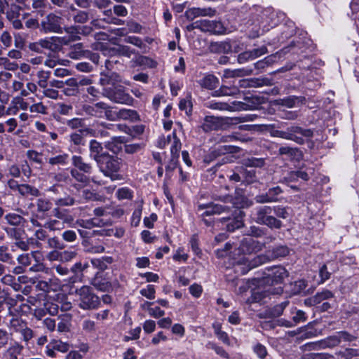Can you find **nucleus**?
<instances>
[{
	"mask_svg": "<svg viewBox=\"0 0 359 359\" xmlns=\"http://www.w3.org/2000/svg\"><path fill=\"white\" fill-rule=\"evenodd\" d=\"M283 17V13L276 12L271 8L262 10L259 13L254 15L250 20V25L252 27L250 37L256 38L268 32L271 28L276 26Z\"/></svg>",
	"mask_w": 359,
	"mask_h": 359,
	"instance_id": "f257e3e1",
	"label": "nucleus"
},
{
	"mask_svg": "<svg viewBox=\"0 0 359 359\" xmlns=\"http://www.w3.org/2000/svg\"><path fill=\"white\" fill-rule=\"evenodd\" d=\"M81 28L79 27L72 26L65 28L67 36L62 37L52 36L39 40L41 48H46L52 51H58L63 45H68L71 42L80 39L79 36L81 34Z\"/></svg>",
	"mask_w": 359,
	"mask_h": 359,
	"instance_id": "f03ea898",
	"label": "nucleus"
},
{
	"mask_svg": "<svg viewBox=\"0 0 359 359\" xmlns=\"http://www.w3.org/2000/svg\"><path fill=\"white\" fill-rule=\"evenodd\" d=\"M96 163L100 171L104 176L109 177L112 181L121 179L118 174L121 163L117 157L102 153V156Z\"/></svg>",
	"mask_w": 359,
	"mask_h": 359,
	"instance_id": "7ed1b4c3",
	"label": "nucleus"
},
{
	"mask_svg": "<svg viewBox=\"0 0 359 359\" xmlns=\"http://www.w3.org/2000/svg\"><path fill=\"white\" fill-rule=\"evenodd\" d=\"M271 135L273 137L292 140L299 144H302L304 142L303 137H312L313 132L309 129H303L301 127L292 126L287 128L286 130H273Z\"/></svg>",
	"mask_w": 359,
	"mask_h": 359,
	"instance_id": "20e7f679",
	"label": "nucleus"
},
{
	"mask_svg": "<svg viewBox=\"0 0 359 359\" xmlns=\"http://www.w3.org/2000/svg\"><path fill=\"white\" fill-rule=\"evenodd\" d=\"M113 107L104 102H98L94 104H84L83 110L86 115L101 118H106L108 121L114 118L112 113Z\"/></svg>",
	"mask_w": 359,
	"mask_h": 359,
	"instance_id": "39448f33",
	"label": "nucleus"
},
{
	"mask_svg": "<svg viewBox=\"0 0 359 359\" xmlns=\"http://www.w3.org/2000/svg\"><path fill=\"white\" fill-rule=\"evenodd\" d=\"M76 294L79 296L80 308L84 310L95 309L99 307V297L93 294L88 286H82L76 290Z\"/></svg>",
	"mask_w": 359,
	"mask_h": 359,
	"instance_id": "423d86ee",
	"label": "nucleus"
},
{
	"mask_svg": "<svg viewBox=\"0 0 359 359\" xmlns=\"http://www.w3.org/2000/svg\"><path fill=\"white\" fill-rule=\"evenodd\" d=\"M6 186L11 192L18 194L22 198L38 197L40 195V191L36 187L29 184H20L13 178L7 180Z\"/></svg>",
	"mask_w": 359,
	"mask_h": 359,
	"instance_id": "0eeeda50",
	"label": "nucleus"
},
{
	"mask_svg": "<svg viewBox=\"0 0 359 359\" xmlns=\"http://www.w3.org/2000/svg\"><path fill=\"white\" fill-rule=\"evenodd\" d=\"M102 95L113 102L121 104L132 105L134 100L121 86L114 89L104 88Z\"/></svg>",
	"mask_w": 359,
	"mask_h": 359,
	"instance_id": "6e6552de",
	"label": "nucleus"
},
{
	"mask_svg": "<svg viewBox=\"0 0 359 359\" xmlns=\"http://www.w3.org/2000/svg\"><path fill=\"white\" fill-rule=\"evenodd\" d=\"M264 257L259 255L250 259L245 256L239 258L234 266L235 271L241 274L247 273L250 270L264 263Z\"/></svg>",
	"mask_w": 359,
	"mask_h": 359,
	"instance_id": "1a4fd4ad",
	"label": "nucleus"
},
{
	"mask_svg": "<svg viewBox=\"0 0 359 359\" xmlns=\"http://www.w3.org/2000/svg\"><path fill=\"white\" fill-rule=\"evenodd\" d=\"M282 292L283 287L280 286L268 290L257 288L252 291L250 297L246 299V304L250 305L254 303H260L270 294H280Z\"/></svg>",
	"mask_w": 359,
	"mask_h": 359,
	"instance_id": "9d476101",
	"label": "nucleus"
},
{
	"mask_svg": "<svg viewBox=\"0 0 359 359\" xmlns=\"http://www.w3.org/2000/svg\"><path fill=\"white\" fill-rule=\"evenodd\" d=\"M229 212H231L230 210ZM231 212V217H224L220 219L222 223L226 225V229L229 231H233L243 225L242 211L235 209Z\"/></svg>",
	"mask_w": 359,
	"mask_h": 359,
	"instance_id": "9b49d317",
	"label": "nucleus"
},
{
	"mask_svg": "<svg viewBox=\"0 0 359 359\" xmlns=\"http://www.w3.org/2000/svg\"><path fill=\"white\" fill-rule=\"evenodd\" d=\"M266 278L271 280L272 283H282L285 278L289 276L288 271L281 266H273L266 269Z\"/></svg>",
	"mask_w": 359,
	"mask_h": 359,
	"instance_id": "f8f14e48",
	"label": "nucleus"
},
{
	"mask_svg": "<svg viewBox=\"0 0 359 359\" xmlns=\"http://www.w3.org/2000/svg\"><path fill=\"white\" fill-rule=\"evenodd\" d=\"M62 18L53 13L48 14L41 22V26L45 32H60Z\"/></svg>",
	"mask_w": 359,
	"mask_h": 359,
	"instance_id": "ddd939ff",
	"label": "nucleus"
},
{
	"mask_svg": "<svg viewBox=\"0 0 359 359\" xmlns=\"http://www.w3.org/2000/svg\"><path fill=\"white\" fill-rule=\"evenodd\" d=\"M264 246L263 243H261L254 239V238L248 236L244 238L238 247L239 253L242 254H251L254 252L259 251Z\"/></svg>",
	"mask_w": 359,
	"mask_h": 359,
	"instance_id": "4468645a",
	"label": "nucleus"
},
{
	"mask_svg": "<svg viewBox=\"0 0 359 359\" xmlns=\"http://www.w3.org/2000/svg\"><path fill=\"white\" fill-rule=\"evenodd\" d=\"M36 287L37 290L45 293L50 292H57L61 290L62 283L60 279L55 276L50 278L48 280H41L36 283Z\"/></svg>",
	"mask_w": 359,
	"mask_h": 359,
	"instance_id": "2eb2a0df",
	"label": "nucleus"
},
{
	"mask_svg": "<svg viewBox=\"0 0 359 359\" xmlns=\"http://www.w3.org/2000/svg\"><path fill=\"white\" fill-rule=\"evenodd\" d=\"M112 113L114 114V118L111 119L110 121H116L118 120L130 121L135 122L140 121V116L135 110L130 109H117L113 107Z\"/></svg>",
	"mask_w": 359,
	"mask_h": 359,
	"instance_id": "dca6fc26",
	"label": "nucleus"
},
{
	"mask_svg": "<svg viewBox=\"0 0 359 359\" xmlns=\"http://www.w3.org/2000/svg\"><path fill=\"white\" fill-rule=\"evenodd\" d=\"M195 27L199 28L203 32H208L214 34H222L224 27L221 22L215 20H201L195 22Z\"/></svg>",
	"mask_w": 359,
	"mask_h": 359,
	"instance_id": "f3484780",
	"label": "nucleus"
},
{
	"mask_svg": "<svg viewBox=\"0 0 359 359\" xmlns=\"http://www.w3.org/2000/svg\"><path fill=\"white\" fill-rule=\"evenodd\" d=\"M224 125V119L214 116H206L201 125V128L205 132L221 129Z\"/></svg>",
	"mask_w": 359,
	"mask_h": 359,
	"instance_id": "a211bd4d",
	"label": "nucleus"
},
{
	"mask_svg": "<svg viewBox=\"0 0 359 359\" xmlns=\"http://www.w3.org/2000/svg\"><path fill=\"white\" fill-rule=\"evenodd\" d=\"M216 11L215 9L208 7V8H196L193 7L188 9L186 11V16L189 20H194L196 18L200 16H209L212 17L215 15Z\"/></svg>",
	"mask_w": 359,
	"mask_h": 359,
	"instance_id": "6ab92c4d",
	"label": "nucleus"
},
{
	"mask_svg": "<svg viewBox=\"0 0 359 359\" xmlns=\"http://www.w3.org/2000/svg\"><path fill=\"white\" fill-rule=\"evenodd\" d=\"M199 209L205 210L202 215L209 216L215 214L229 212V207L219 204H201L199 205Z\"/></svg>",
	"mask_w": 359,
	"mask_h": 359,
	"instance_id": "aec40b11",
	"label": "nucleus"
},
{
	"mask_svg": "<svg viewBox=\"0 0 359 359\" xmlns=\"http://www.w3.org/2000/svg\"><path fill=\"white\" fill-rule=\"evenodd\" d=\"M273 212L272 207L271 206H259L255 209L253 213L254 219L258 224H263L268 217L271 215Z\"/></svg>",
	"mask_w": 359,
	"mask_h": 359,
	"instance_id": "412c9836",
	"label": "nucleus"
},
{
	"mask_svg": "<svg viewBox=\"0 0 359 359\" xmlns=\"http://www.w3.org/2000/svg\"><path fill=\"white\" fill-rule=\"evenodd\" d=\"M23 346L18 342H15L10 346L3 353L4 359H18L23 351Z\"/></svg>",
	"mask_w": 359,
	"mask_h": 359,
	"instance_id": "4be33fe9",
	"label": "nucleus"
},
{
	"mask_svg": "<svg viewBox=\"0 0 359 359\" xmlns=\"http://www.w3.org/2000/svg\"><path fill=\"white\" fill-rule=\"evenodd\" d=\"M313 171L314 170L312 168L306 169L301 168L297 171L291 172L289 175V179L291 181L297 180L298 179L307 181L309 180L310 176L313 174Z\"/></svg>",
	"mask_w": 359,
	"mask_h": 359,
	"instance_id": "5701e85b",
	"label": "nucleus"
},
{
	"mask_svg": "<svg viewBox=\"0 0 359 359\" xmlns=\"http://www.w3.org/2000/svg\"><path fill=\"white\" fill-rule=\"evenodd\" d=\"M63 93L67 96H74L79 93V83L75 78H70L65 81Z\"/></svg>",
	"mask_w": 359,
	"mask_h": 359,
	"instance_id": "b1692460",
	"label": "nucleus"
},
{
	"mask_svg": "<svg viewBox=\"0 0 359 359\" xmlns=\"http://www.w3.org/2000/svg\"><path fill=\"white\" fill-rule=\"evenodd\" d=\"M57 331L59 332H67L70 330L72 316L70 313H64L58 317Z\"/></svg>",
	"mask_w": 359,
	"mask_h": 359,
	"instance_id": "393cba45",
	"label": "nucleus"
},
{
	"mask_svg": "<svg viewBox=\"0 0 359 359\" xmlns=\"http://www.w3.org/2000/svg\"><path fill=\"white\" fill-rule=\"evenodd\" d=\"M198 84L203 88L212 90L219 84L218 79L212 74H208L198 81Z\"/></svg>",
	"mask_w": 359,
	"mask_h": 359,
	"instance_id": "a878e982",
	"label": "nucleus"
},
{
	"mask_svg": "<svg viewBox=\"0 0 359 359\" xmlns=\"http://www.w3.org/2000/svg\"><path fill=\"white\" fill-rule=\"evenodd\" d=\"M113 262V257L109 256H104L97 259H92L90 261L92 265L100 271L106 270L109 265L112 264Z\"/></svg>",
	"mask_w": 359,
	"mask_h": 359,
	"instance_id": "bb28decb",
	"label": "nucleus"
},
{
	"mask_svg": "<svg viewBox=\"0 0 359 359\" xmlns=\"http://www.w3.org/2000/svg\"><path fill=\"white\" fill-rule=\"evenodd\" d=\"M70 148L74 151L77 150V147L85 144L86 140L81 131L75 132L69 135Z\"/></svg>",
	"mask_w": 359,
	"mask_h": 359,
	"instance_id": "cd10ccee",
	"label": "nucleus"
},
{
	"mask_svg": "<svg viewBox=\"0 0 359 359\" xmlns=\"http://www.w3.org/2000/svg\"><path fill=\"white\" fill-rule=\"evenodd\" d=\"M69 155L62 151L53 156H50L48 159V163L51 165H65L67 164Z\"/></svg>",
	"mask_w": 359,
	"mask_h": 359,
	"instance_id": "c85d7f7f",
	"label": "nucleus"
},
{
	"mask_svg": "<svg viewBox=\"0 0 359 359\" xmlns=\"http://www.w3.org/2000/svg\"><path fill=\"white\" fill-rule=\"evenodd\" d=\"M72 164L79 170L86 173H90L93 169L91 165L86 163L83 158L79 156H72Z\"/></svg>",
	"mask_w": 359,
	"mask_h": 359,
	"instance_id": "c756f323",
	"label": "nucleus"
},
{
	"mask_svg": "<svg viewBox=\"0 0 359 359\" xmlns=\"http://www.w3.org/2000/svg\"><path fill=\"white\" fill-rule=\"evenodd\" d=\"M112 53L118 56H123L130 58L135 54V50L130 46L125 45H117L111 49Z\"/></svg>",
	"mask_w": 359,
	"mask_h": 359,
	"instance_id": "7c9ffc66",
	"label": "nucleus"
},
{
	"mask_svg": "<svg viewBox=\"0 0 359 359\" xmlns=\"http://www.w3.org/2000/svg\"><path fill=\"white\" fill-rule=\"evenodd\" d=\"M89 147L90 157L97 162L102 156V153H101L102 147L101 144L95 140H92L90 142Z\"/></svg>",
	"mask_w": 359,
	"mask_h": 359,
	"instance_id": "2f4dec72",
	"label": "nucleus"
},
{
	"mask_svg": "<svg viewBox=\"0 0 359 359\" xmlns=\"http://www.w3.org/2000/svg\"><path fill=\"white\" fill-rule=\"evenodd\" d=\"M36 205L39 212L44 213L51 210L53 203L47 198H39L36 201Z\"/></svg>",
	"mask_w": 359,
	"mask_h": 359,
	"instance_id": "473e14b6",
	"label": "nucleus"
},
{
	"mask_svg": "<svg viewBox=\"0 0 359 359\" xmlns=\"http://www.w3.org/2000/svg\"><path fill=\"white\" fill-rule=\"evenodd\" d=\"M174 139L171 143L170 146V153L172 156V161L176 163L177 158H179V152L182 147V143L180 138L176 137H172Z\"/></svg>",
	"mask_w": 359,
	"mask_h": 359,
	"instance_id": "72a5a7b5",
	"label": "nucleus"
},
{
	"mask_svg": "<svg viewBox=\"0 0 359 359\" xmlns=\"http://www.w3.org/2000/svg\"><path fill=\"white\" fill-rule=\"evenodd\" d=\"M252 70L245 69H226L224 71L226 77H241L251 74Z\"/></svg>",
	"mask_w": 359,
	"mask_h": 359,
	"instance_id": "f704fd0d",
	"label": "nucleus"
},
{
	"mask_svg": "<svg viewBox=\"0 0 359 359\" xmlns=\"http://www.w3.org/2000/svg\"><path fill=\"white\" fill-rule=\"evenodd\" d=\"M92 284L95 288L102 292L109 291L111 287V285L109 281L102 278H95Z\"/></svg>",
	"mask_w": 359,
	"mask_h": 359,
	"instance_id": "c9c22d12",
	"label": "nucleus"
},
{
	"mask_svg": "<svg viewBox=\"0 0 359 359\" xmlns=\"http://www.w3.org/2000/svg\"><path fill=\"white\" fill-rule=\"evenodd\" d=\"M44 227L50 231H60L65 228V222L53 219L47 221L44 224Z\"/></svg>",
	"mask_w": 359,
	"mask_h": 359,
	"instance_id": "e433bc0d",
	"label": "nucleus"
},
{
	"mask_svg": "<svg viewBox=\"0 0 359 359\" xmlns=\"http://www.w3.org/2000/svg\"><path fill=\"white\" fill-rule=\"evenodd\" d=\"M16 332L20 333L21 339L25 342L29 341L34 337L32 330L26 325L20 326L16 329Z\"/></svg>",
	"mask_w": 359,
	"mask_h": 359,
	"instance_id": "4c0bfd02",
	"label": "nucleus"
},
{
	"mask_svg": "<svg viewBox=\"0 0 359 359\" xmlns=\"http://www.w3.org/2000/svg\"><path fill=\"white\" fill-rule=\"evenodd\" d=\"M68 55L72 59L78 60L83 57V44L81 43H79L74 45L70 50L68 53Z\"/></svg>",
	"mask_w": 359,
	"mask_h": 359,
	"instance_id": "58836bf2",
	"label": "nucleus"
},
{
	"mask_svg": "<svg viewBox=\"0 0 359 359\" xmlns=\"http://www.w3.org/2000/svg\"><path fill=\"white\" fill-rule=\"evenodd\" d=\"M6 222L13 226H18L23 223L24 218L16 213H9L5 216Z\"/></svg>",
	"mask_w": 359,
	"mask_h": 359,
	"instance_id": "ea45409f",
	"label": "nucleus"
},
{
	"mask_svg": "<svg viewBox=\"0 0 359 359\" xmlns=\"http://www.w3.org/2000/svg\"><path fill=\"white\" fill-rule=\"evenodd\" d=\"M120 128V125H115V124H105V128L104 129H99L97 130V135L100 136L102 137H109L110 133L109 130L111 131H116Z\"/></svg>",
	"mask_w": 359,
	"mask_h": 359,
	"instance_id": "a19ab883",
	"label": "nucleus"
},
{
	"mask_svg": "<svg viewBox=\"0 0 359 359\" xmlns=\"http://www.w3.org/2000/svg\"><path fill=\"white\" fill-rule=\"evenodd\" d=\"M74 21L76 23H85L88 21V13L84 11L79 10L76 13L72 14Z\"/></svg>",
	"mask_w": 359,
	"mask_h": 359,
	"instance_id": "79ce46f5",
	"label": "nucleus"
},
{
	"mask_svg": "<svg viewBox=\"0 0 359 359\" xmlns=\"http://www.w3.org/2000/svg\"><path fill=\"white\" fill-rule=\"evenodd\" d=\"M238 88L235 87L231 88L223 86L217 91H216L215 93L217 96H234L238 93Z\"/></svg>",
	"mask_w": 359,
	"mask_h": 359,
	"instance_id": "37998d69",
	"label": "nucleus"
},
{
	"mask_svg": "<svg viewBox=\"0 0 359 359\" xmlns=\"http://www.w3.org/2000/svg\"><path fill=\"white\" fill-rule=\"evenodd\" d=\"M32 7L38 10L42 15L50 8V4L46 0H34L32 3Z\"/></svg>",
	"mask_w": 359,
	"mask_h": 359,
	"instance_id": "c03bdc74",
	"label": "nucleus"
},
{
	"mask_svg": "<svg viewBox=\"0 0 359 359\" xmlns=\"http://www.w3.org/2000/svg\"><path fill=\"white\" fill-rule=\"evenodd\" d=\"M179 108L180 110L185 111L187 115L191 114L192 104L191 101V96L187 95L186 98L182 99L179 103Z\"/></svg>",
	"mask_w": 359,
	"mask_h": 359,
	"instance_id": "a18cd8bd",
	"label": "nucleus"
},
{
	"mask_svg": "<svg viewBox=\"0 0 359 359\" xmlns=\"http://www.w3.org/2000/svg\"><path fill=\"white\" fill-rule=\"evenodd\" d=\"M43 308L46 313L50 316H55L58 313L59 306L52 301L47 300L43 303Z\"/></svg>",
	"mask_w": 359,
	"mask_h": 359,
	"instance_id": "49530a36",
	"label": "nucleus"
},
{
	"mask_svg": "<svg viewBox=\"0 0 359 359\" xmlns=\"http://www.w3.org/2000/svg\"><path fill=\"white\" fill-rule=\"evenodd\" d=\"M57 111L62 115H71L72 114L73 107L71 104L65 103H57L55 106Z\"/></svg>",
	"mask_w": 359,
	"mask_h": 359,
	"instance_id": "de8ad7c7",
	"label": "nucleus"
},
{
	"mask_svg": "<svg viewBox=\"0 0 359 359\" xmlns=\"http://www.w3.org/2000/svg\"><path fill=\"white\" fill-rule=\"evenodd\" d=\"M289 254V249L287 246L280 245L273 249L272 256L273 258L284 257Z\"/></svg>",
	"mask_w": 359,
	"mask_h": 359,
	"instance_id": "09e8293b",
	"label": "nucleus"
},
{
	"mask_svg": "<svg viewBox=\"0 0 359 359\" xmlns=\"http://www.w3.org/2000/svg\"><path fill=\"white\" fill-rule=\"evenodd\" d=\"M282 222L279 219H277L276 217L270 215L268 218L266 219L263 225H266L271 229H280L282 226Z\"/></svg>",
	"mask_w": 359,
	"mask_h": 359,
	"instance_id": "8fccbe9b",
	"label": "nucleus"
},
{
	"mask_svg": "<svg viewBox=\"0 0 359 359\" xmlns=\"http://www.w3.org/2000/svg\"><path fill=\"white\" fill-rule=\"evenodd\" d=\"M75 200L74 198L67 196L64 198H60L55 201V204L57 207H63V206H72L74 204Z\"/></svg>",
	"mask_w": 359,
	"mask_h": 359,
	"instance_id": "3c124183",
	"label": "nucleus"
},
{
	"mask_svg": "<svg viewBox=\"0 0 359 359\" xmlns=\"http://www.w3.org/2000/svg\"><path fill=\"white\" fill-rule=\"evenodd\" d=\"M21 7L16 4H11L6 13V17L8 20L18 18Z\"/></svg>",
	"mask_w": 359,
	"mask_h": 359,
	"instance_id": "603ef678",
	"label": "nucleus"
},
{
	"mask_svg": "<svg viewBox=\"0 0 359 359\" xmlns=\"http://www.w3.org/2000/svg\"><path fill=\"white\" fill-rule=\"evenodd\" d=\"M340 339L338 332L333 335L327 337L324 341L322 342L323 347H333L338 345L340 343Z\"/></svg>",
	"mask_w": 359,
	"mask_h": 359,
	"instance_id": "864d4df0",
	"label": "nucleus"
},
{
	"mask_svg": "<svg viewBox=\"0 0 359 359\" xmlns=\"http://www.w3.org/2000/svg\"><path fill=\"white\" fill-rule=\"evenodd\" d=\"M13 257L8 252V248L6 245L0 246V262L10 263Z\"/></svg>",
	"mask_w": 359,
	"mask_h": 359,
	"instance_id": "5fc2aeb1",
	"label": "nucleus"
},
{
	"mask_svg": "<svg viewBox=\"0 0 359 359\" xmlns=\"http://www.w3.org/2000/svg\"><path fill=\"white\" fill-rule=\"evenodd\" d=\"M270 198L271 199L272 203L279 201L278 196L283 193V190L279 186H276L272 188H270L267 191Z\"/></svg>",
	"mask_w": 359,
	"mask_h": 359,
	"instance_id": "6e6d98bb",
	"label": "nucleus"
},
{
	"mask_svg": "<svg viewBox=\"0 0 359 359\" xmlns=\"http://www.w3.org/2000/svg\"><path fill=\"white\" fill-rule=\"evenodd\" d=\"M53 215L55 217L62 220L64 222H67L69 221L67 211L66 210L61 209L60 207L56 206L53 210Z\"/></svg>",
	"mask_w": 359,
	"mask_h": 359,
	"instance_id": "4d7b16f0",
	"label": "nucleus"
},
{
	"mask_svg": "<svg viewBox=\"0 0 359 359\" xmlns=\"http://www.w3.org/2000/svg\"><path fill=\"white\" fill-rule=\"evenodd\" d=\"M206 347L208 348L214 350L217 355H220L222 358H229V355L226 352V351L222 346H219L213 342H208L206 345Z\"/></svg>",
	"mask_w": 359,
	"mask_h": 359,
	"instance_id": "13d9d810",
	"label": "nucleus"
},
{
	"mask_svg": "<svg viewBox=\"0 0 359 359\" xmlns=\"http://www.w3.org/2000/svg\"><path fill=\"white\" fill-rule=\"evenodd\" d=\"M140 293L149 299L155 298V287L153 285H148L145 288L140 290Z\"/></svg>",
	"mask_w": 359,
	"mask_h": 359,
	"instance_id": "bf43d9fd",
	"label": "nucleus"
},
{
	"mask_svg": "<svg viewBox=\"0 0 359 359\" xmlns=\"http://www.w3.org/2000/svg\"><path fill=\"white\" fill-rule=\"evenodd\" d=\"M124 42L133 44L140 48H142L145 46L144 43H143L142 40L135 36H128L124 39Z\"/></svg>",
	"mask_w": 359,
	"mask_h": 359,
	"instance_id": "052dcab7",
	"label": "nucleus"
},
{
	"mask_svg": "<svg viewBox=\"0 0 359 359\" xmlns=\"http://www.w3.org/2000/svg\"><path fill=\"white\" fill-rule=\"evenodd\" d=\"M47 244L49 248L62 250L65 245L62 243L57 237H52L48 239Z\"/></svg>",
	"mask_w": 359,
	"mask_h": 359,
	"instance_id": "680f3d73",
	"label": "nucleus"
},
{
	"mask_svg": "<svg viewBox=\"0 0 359 359\" xmlns=\"http://www.w3.org/2000/svg\"><path fill=\"white\" fill-rule=\"evenodd\" d=\"M50 343L53 344V347L55 348L56 351L65 353L68 351L69 348V345L67 343L62 342L60 340H53L50 341Z\"/></svg>",
	"mask_w": 359,
	"mask_h": 359,
	"instance_id": "e2e57ef3",
	"label": "nucleus"
},
{
	"mask_svg": "<svg viewBox=\"0 0 359 359\" xmlns=\"http://www.w3.org/2000/svg\"><path fill=\"white\" fill-rule=\"evenodd\" d=\"M340 355L344 359H351L353 357L359 356L358 348H346L340 352Z\"/></svg>",
	"mask_w": 359,
	"mask_h": 359,
	"instance_id": "0e129e2a",
	"label": "nucleus"
},
{
	"mask_svg": "<svg viewBox=\"0 0 359 359\" xmlns=\"http://www.w3.org/2000/svg\"><path fill=\"white\" fill-rule=\"evenodd\" d=\"M117 198L120 200L122 199H130L132 198V192L127 187L121 188L117 190L116 194Z\"/></svg>",
	"mask_w": 359,
	"mask_h": 359,
	"instance_id": "69168bd1",
	"label": "nucleus"
},
{
	"mask_svg": "<svg viewBox=\"0 0 359 359\" xmlns=\"http://www.w3.org/2000/svg\"><path fill=\"white\" fill-rule=\"evenodd\" d=\"M172 259L176 262H187L188 255L184 252L183 248H179L172 256Z\"/></svg>",
	"mask_w": 359,
	"mask_h": 359,
	"instance_id": "338daca9",
	"label": "nucleus"
},
{
	"mask_svg": "<svg viewBox=\"0 0 359 359\" xmlns=\"http://www.w3.org/2000/svg\"><path fill=\"white\" fill-rule=\"evenodd\" d=\"M273 62V57L269 56L264 59L257 61L255 63V67L257 69H264L266 66L270 65Z\"/></svg>",
	"mask_w": 359,
	"mask_h": 359,
	"instance_id": "774afa93",
	"label": "nucleus"
}]
</instances>
